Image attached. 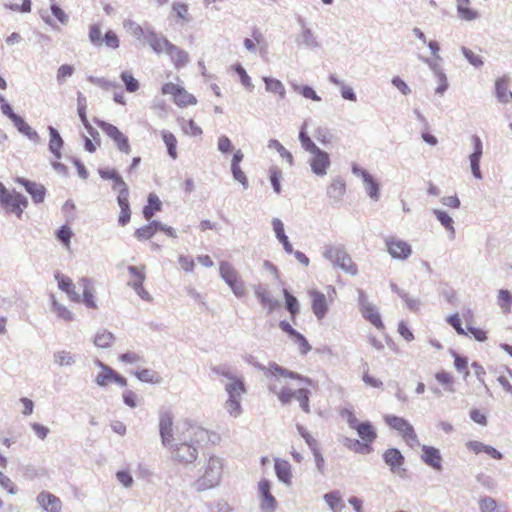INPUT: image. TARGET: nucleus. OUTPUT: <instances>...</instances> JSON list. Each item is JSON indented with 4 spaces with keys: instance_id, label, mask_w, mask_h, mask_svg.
Masks as SVG:
<instances>
[{
    "instance_id": "nucleus-40",
    "label": "nucleus",
    "mask_w": 512,
    "mask_h": 512,
    "mask_svg": "<svg viewBox=\"0 0 512 512\" xmlns=\"http://www.w3.org/2000/svg\"><path fill=\"white\" fill-rule=\"evenodd\" d=\"M172 11L175 15L177 22L188 23L192 17L189 12V6L184 2H174L172 4Z\"/></svg>"
},
{
    "instance_id": "nucleus-44",
    "label": "nucleus",
    "mask_w": 512,
    "mask_h": 512,
    "mask_svg": "<svg viewBox=\"0 0 512 512\" xmlns=\"http://www.w3.org/2000/svg\"><path fill=\"white\" fill-rule=\"evenodd\" d=\"M324 500L334 512H340L345 506L339 492L337 491L326 493L324 495Z\"/></svg>"
},
{
    "instance_id": "nucleus-63",
    "label": "nucleus",
    "mask_w": 512,
    "mask_h": 512,
    "mask_svg": "<svg viewBox=\"0 0 512 512\" xmlns=\"http://www.w3.org/2000/svg\"><path fill=\"white\" fill-rule=\"evenodd\" d=\"M234 69L236 73L239 75L242 85L248 90H252L254 86L252 84L251 78L249 77L245 69L239 64L236 65Z\"/></svg>"
},
{
    "instance_id": "nucleus-11",
    "label": "nucleus",
    "mask_w": 512,
    "mask_h": 512,
    "mask_svg": "<svg viewBox=\"0 0 512 512\" xmlns=\"http://www.w3.org/2000/svg\"><path fill=\"white\" fill-rule=\"evenodd\" d=\"M88 38L91 44L95 47H101L105 45L111 49H117L120 46V40L116 32L108 30L104 37H102V31L99 24H91L88 30Z\"/></svg>"
},
{
    "instance_id": "nucleus-38",
    "label": "nucleus",
    "mask_w": 512,
    "mask_h": 512,
    "mask_svg": "<svg viewBox=\"0 0 512 512\" xmlns=\"http://www.w3.org/2000/svg\"><path fill=\"white\" fill-rule=\"evenodd\" d=\"M272 225H273V229H274V232H275L278 240L282 243V245L284 247V250L287 253H292L293 247H292L291 243L289 242L288 237L285 234L284 225L281 222V220L273 219Z\"/></svg>"
},
{
    "instance_id": "nucleus-21",
    "label": "nucleus",
    "mask_w": 512,
    "mask_h": 512,
    "mask_svg": "<svg viewBox=\"0 0 512 512\" xmlns=\"http://www.w3.org/2000/svg\"><path fill=\"white\" fill-rule=\"evenodd\" d=\"M310 166L312 171L318 176H324L330 166V158L328 153L318 149L311 153Z\"/></svg>"
},
{
    "instance_id": "nucleus-15",
    "label": "nucleus",
    "mask_w": 512,
    "mask_h": 512,
    "mask_svg": "<svg viewBox=\"0 0 512 512\" xmlns=\"http://www.w3.org/2000/svg\"><path fill=\"white\" fill-rule=\"evenodd\" d=\"M99 367L101 368V371L98 373L95 379V382L99 386H107L111 382H115L122 387L127 386V379L118 374L112 368L101 362H99Z\"/></svg>"
},
{
    "instance_id": "nucleus-6",
    "label": "nucleus",
    "mask_w": 512,
    "mask_h": 512,
    "mask_svg": "<svg viewBox=\"0 0 512 512\" xmlns=\"http://www.w3.org/2000/svg\"><path fill=\"white\" fill-rule=\"evenodd\" d=\"M384 422L391 429L397 431L398 434L401 436L402 440L410 448H414L420 445L414 427L405 418L389 414L384 416Z\"/></svg>"
},
{
    "instance_id": "nucleus-59",
    "label": "nucleus",
    "mask_w": 512,
    "mask_h": 512,
    "mask_svg": "<svg viewBox=\"0 0 512 512\" xmlns=\"http://www.w3.org/2000/svg\"><path fill=\"white\" fill-rule=\"evenodd\" d=\"M299 139L301 141V144L303 146V148L312 153L316 150H318L319 148L315 145V143L311 140V138L308 136V134L306 133L305 129L302 128L300 133H299Z\"/></svg>"
},
{
    "instance_id": "nucleus-8",
    "label": "nucleus",
    "mask_w": 512,
    "mask_h": 512,
    "mask_svg": "<svg viewBox=\"0 0 512 512\" xmlns=\"http://www.w3.org/2000/svg\"><path fill=\"white\" fill-rule=\"evenodd\" d=\"M97 126L103 133L114 143L117 150L125 155L132 152V146L129 137L122 132L117 126L103 120L96 121Z\"/></svg>"
},
{
    "instance_id": "nucleus-23",
    "label": "nucleus",
    "mask_w": 512,
    "mask_h": 512,
    "mask_svg": "<svg viewBox=\"0 0 512 512\" xmlns=\"http://www.w3.org/2000/svg\"><path fill=\"white\" fill-rule=\"evenodd\" d=\"M360 312L363 318L370 322L377 330H385V325L382 321L381 315L374 305L370 303H364L360 307Z\"/></svg>"
},
{
    "instance_id": "nucleus-7",
    "label": "nucleus",
    "mask_w": 512,
    "mask_h": 512,
    "mask_svg": "<svg viewBox=\"0 0 512 512\" xmlns=\"http://www.w3.org/2000/svg\"><path fill=\"white\" fill-rule=\"evenodd\" d=\"M361 441L355 440L350 448L356 453L369 454L373 451L372 444L377 439V431L369 421H363L354 429Z\"/></svg>"
},
{
    "instance_id": "nucleus-25",
    "label": "nucleus",
    "mask_w": 512,
    "mask_h": 512,
    "mask_svg": "<svg viewBox=\"0 0 512 512\" xmlns=\"http://www.w3.org/2000/svg\"><path fill=\"white\" fill-rule=\"evenodd\" d=\"M117 202L120 207L118 223L125 226L130 222L131 210L129 204V188L118 192Z\"/></svg>"
},
{
    "instance_id": "nucleus-17",
    "label": "nucleus",
    "mask_w": 512,
    "mask_h": 512,
    "mask_svg": "<svg viewBox=\"0 0 512 512\" xmlns=\"http://www.w3.org/2000/svg\"><path fill=\"white\" fill-rule=\"evenodd\" d=\"M386 247L388 253L395 259L405 260L412 254L410 244L394 237L386 240Z\"/></svg>"
},
{
    "instance_id": "nucleus-62",
    "label": "nucleus",
    "mask_w": 512,
    "mask_h": 512,
    "mask_svg": "<svg viewBox=\"0 0 512 512\" xmlns=\"http://www.w3.org/2000/svg\"><path fill=\"white\" fill-rule=\"evenodd\" d=\"M328 193L334 198L341 197L345 193V183L340 180L332 182L328 189Z\"/></svg>"
},
{
    "instance_id": "nucleus-48",
    "label": "nucleus",
    "mask_w": 512,
    "mask_h": 512,
    "mask_svg": "<svg viewBox=\"0 0 512 512\" xmlns=\"http://www.w3.org/2000/svg\"><path fill=\"white\" fill-rule=\"evenodd\" d=\"M498 305L503 313L508 314L512 309V294L505 289H500L498 292Z\"/></svg>"
},
{
    "instance_id": "nucleus-60",
    "label": "nucleus",
    "mask_w": 512,
    "mask_h": 512,
    "mask_svg": "<svg viewBox=\"0 0 512 512\" xmlns=\"http://www.w3.org/2000/svg\"><path fill=\"white\" fill-rule=\"evenodd\" d=\"M362 380L366 385H368L370 387H373V388H382L383 387V382L378 377L370 374L368 368L366 370H364Z\"/></svg>"
},
{
    "instance_id": "nucleus-33",
    "label": "nucleus",
    "mask_w": 512,
    "mask_h": 512,
    "mask_svg": "<svg viewBox=\"0 0 512 512\" xmlns=\"http://www.w3.org/2000/svg\"><path fill=\"white\" fill-rule=\"evenodd\" d=\"M162 202L155 193L148 195L147 204L143 208V216L146 220H151L156 212L161 211Z\"/></svg>"
},
{
    "instance_id": "nucleus-19",
    "label": "nucleus",
    "mask_w": 512,
    "mask_h": 512,
    "mask_svg": "<svg viewBox=\"0 0 512 512\" xmlns=\"http://www.w3.org/2000/svg\"><path fill=\"white\" fill-rule=\"evenodd\" d=\"M165 54L169 57L174 68L177 70L186 67L190 62L189 53L172 42Z\"/></svg>"
},
{
    "instance_id": "nucleus-29",
    "label": "nucleus",
    "mask_w": 512,
    "mask_h": 512,
    "mask_svg": "<svg viewBox=\"0 0 512 512\" xmlns=\"http://www.w3.org/2000/svg\"><path fill=\"white\" fill-rule=\"evenodd\" d=\"M98 173L102 179L113 181L114 190L119 192L124 189H128V185L115 169H99Z\"/></svg>"
},
{
    "instance_id": "nucleus-2",
    "label": "nucleus",
    "mask_w": 512,
    "mask_h": 512,
    "mask_svg": "<svg viewBox=\"0 0 512 512\" xmlns=\"http://www.w3.org/2000/svg\"><path fill=\"white\" fill-rule=\"evenodd\" d=\"M262 371L267 378L269 390L277 396L282 404H288L296 399L305 413L310 412L309 391L306 388H299L293 391L288 386L290 380L299 381L311 386L313 381L310 378L288 370L275 362L262 367Z\"/></svg>"
},
{
    "instance_id": "nucleus-47",
    "label": "nucleus",
    "mask_w": 512,
    "mask_h": 512,
    "mask_svg": "<svg viewBox=\"0 0 512 512\" xmlns=\"http://www.w3.org/2000/svg\"><path fill=\"white\" fill-rule=\"evenodd\" d=\"M361 175H362L367 193L372 198L377 199L379 196V186H378L377 182L373 179V177L367 171H362Z\"/></svg>"
},
{
    "instance_id": "nucleus-56",
    "label": "nucleus",
    "mask_w": 512,
    "mask_h": 512,
    "mask_svg": "<svg viewBox=\"0 0 512 512\" xmlns=\"http://www.w3.org/2000/svg\"><path fill=\"white\" fill-rule=\"evenodd\" d=\"M270 181L274 191L279 194L281 192L280 180L282 178V172L277 166H272L269 169Z\"/></svg>"
},
{
    "instance_id": "nucleus-58",
    "label": "nucleus",
    "mask_w": 512,
    "mask_h": 512,
    "mask_svg": "<svg viewBox=\"0 0 512 512\" xmlns=\"http://www.w3.org/2000/svg\"><path fill=\"white\" fill-rule=\"evenodd\" d=\"M77 111H78V115L80 117L82 124H86L87 122H89V120L87 118V114H86V111H87L86 98L81 93H79L78 97H77Z\"/></svg>"
},
{
    "instance_id": "nucleus-13",
    "label": "nucleus",
    "mask_w": 512,
    "mask_h": 512,
    "mask_svg": "<svg viewBox=\"0 0 512 512\" xmlns=\"http://www.w3.org/2000/svg\"><path fill=\"white\" fill-rule=\"evenodd\" d=\"M128 273H129L128 285L131 286L135 290V292L141 299H143L145 301H151L152 300L151 295L143 287V283L146 278L145 265L129 266Z\"/></svg>"
},
{
    "instance_id": "nucleus-61",
    "label": "nucleus",
    "mask_w": 512,
    "mask_h": 512,
    "mask_svg": "<svg viewBox=\"0 0 512 512\" xmlns=\"http://www.w3.org/2000/svg\"><path fill=\"white\" fill-rule=\"evenodd\" d=\"M57 238L58 240H60L63 245L69 249L70 248V239L73 235L71 229L68 227V226H62L58 231H57Z\"/></svg>"
},
{
    "instance_id": "nucleus-50",
    "label": "nucleus",
    "mask_w": 512,
    "mask_h": 512,
    "mask_svg": "<svg viewBox=\"0 0 512 512\" xmlns=\"http://www.w3.org/2000/svg\"><path fill=\"white\" fill-rule=\"evenodd\" d=\"M285 301H286V308L289 311L292 320H295L296 315L299 312V303L296 297H294L292 294L289 293L288 290L284 289L283 291Z\"/></svg>"
},
{
    "instance_id": "nucleus-14",
    "label": "nucleus",
    "mask_w": 512,
    "mask_h": 512,
    "mask_svg": "<svg viewBox=\"0 0 512 512\" xmlns=\"http://www.w3.org/2000/svg\"><path fill=\"white\" fill-rule=\"evenodd\" d=\"M383 461L389 467L392 474L404 478L407 474L405 465V457L397 448H388L383 452Z\"/></svg>"
},
{
    "instance_id": "nucleus-22",
    "label": "nucleus",
    "mask_w": 512,
    "mask_h": 512,
    "mask_svg": "<svg viewBox=\"0 0 512 512\" xmlns=\"http://www.w3.org/2000/svg\"><path fill=\"white\" fill-rule=\"evenodd\" d=\"M16 182L25 188V190L31 195L34 203L39 204L44 201L46 189L42 184L29 181L22 177H18Z\"/></svg>"
},
{
    "instance_id": "nucleus-55",
    "label": "nucleus",
    "mask_w": 512,
    "mask_h": 512,
    "mask_svg": "<svg viewBox=\"0 0 512 512\" xmlns=\"http://www.w3.org/2000/svg\"><path fill=\"white\" fill-rule=\"evenodd\" d=\"M263 42V35L259 30H253L252 38H246L244 40V46L248 51L254 52L256 46Z\"/></svg>"
},
{
    "instance_id": "nucleus-5",
    "label": "nucleus",
    "mask_w": 512,
    "mask_h": 512,
    "mask_svg": "<svg viewBox=\"0 0 512 512\" xmlns=\"http://www.w3.org/2000/svg\"><path fill=\"white\" fill-rule=\"evenodd\" d=\"M0 205L7 213L15 214L18 219H21L24 210L28 207V199L16 190H8L0 182Z\"/></svg>"
},
{
    "instance_id": "nucleus-28",
    "label": "nucleus",
    "mask_w": 512,
    "mask_h": 512,
    "mask_svg": "<svg viewBox=\"0 0 512 512\" xmlns=\"http://www.w3.org/2000/svg\"><path fill=\"white\" fill-rule=\"evenodd\" d=\"M310 296L312 298L313 313L318 319H322L328 311L326 296L323 293L317 291H312Z\"/></svg>"
},
{
    "instance_id": "nucleus-35",
    "label": "nucleus",
    "mask_w": 512,
    "mask_h": 512,
    "mask_svg": "<svg viewBox=\"0 0 512 512\" xmlns=\"http://www.w3.org/2000/svg\"><path fill=\"white\" fill-rule=\"evenodd\" d=\"M435 379L443 387L444 392H455V378L450 372L445 370L438 371L435 373Z\"/></svg>"
},
{
    "instance_id": "nucleus-37",
    "label": "nucleus",
    "mask_w": 512,
    "mask_h": 512,
    "mask_svg": "<svg viewBox=\"0 0 512 512\" xmlns=\"http://www.w3.org/2000/svg\"><path fill=\"white\" fill-rule=\"evenodd\" d=\"M263 81L268 92L277 95L280 99L285 98L286 90L283 83L280 80L272 77H264Z\"/></svg>"
},
{
    "instance_id": "nucleus-43",
    "label": "nucleus",
    "mask_w": 512,
    "mask_h": 512,
    "mask_svg": "<svg viewBox=\"0 0 512 512\" xmlns=\"http://www.w3.org/2000/svg\"><path fill=\"white\" fill-rule=\"evenodd\" d=\"M134 375L142 382L157 384L160 383V375L152 369L144 368L134 372Z\"/></svg>"
},
{
    "instance_id": "nucleus-42",
    "label": "nucleus",
    "mask_w": 512,
    "mask_h": 512,
    "mask_svg": "<svg viewBox=\"0 0 512 512\" xmlns=\"http://www.w3.org/2000/svg\"><path fill=\"white\" fill-rule=\"evenodd\" d=\"M161 136H162V139L167 147V151H168V154L169 156L175 160L177 159L178 157V153H177V139L175 137V135L170 132V131H167V130H163L161 132Z\"/></svg>"
},
{
    "instance_id": "nucleus-32",
    "label": "nucleus",
    "mask_w": 512,
    "mask_h": 512,
    "mask_svg": "<svg viewBox=\"0 0 512 512\" xmlns=\"http://www.w3.org/2000/svg\"><path fill=\"white\" fill-rule=\"evenodd\" d=\"M509 87V78L501 77L496 80L495 83V91L498 100L502 103H508L512 101V92L508 90Z\"/></svg>"
},
{
    "instance_id": "nucleus-30",
    "label": "nucleus",
    "mask_w": 512,
    "mask_h": 512,
    "mask_svg": "<svg viewBox=\"0 0 512 512\" xmlns=\"http://www.w3.org/2000/svg\"><path fill=\"white\" fill-rule=\"evenodd\" d=\"M275 473L278 479L287 484H291L292 480V469L288 461L282 459H276L274 463Z\"/></svg>"
},
{
    "instance_id": "nucleus-31",
    "label": "nucleus",
    "mask_w": 512,
    "mask_h": 512,
    "mask_svg": "<svg viewBox=\"0 0 512 512\" xmlns=\"http://www.w3.org/2000/svg\"><path fill=\"white\" fill-rule=\"evenodd\" d=\"M161 227V223L158 221H152L134 231V236L138 241H146L151 239L157 232L158 228Z\"/></svg>"
},
{
    "instance_id": "nucleus-41",
    "label": "nucleus",
    "mask_w": 512,
    "mask_h": 512,
    "mask_svg": "<svg viewBox=\"0 0 512 512\" xmlns=\"http://www.w3.org/2000/svg\"><path fill=\"white\" fill-rule=\"evenodd\" d=\"M13 124L17 127L19 132L26 135L31 140L38 139V134L35 130H33L29 124L25 122V120L19 115H13V119L11 120Z\"/></svg>"
},
{
    "instance_id": "nucleus-3",
    "label": "nucleus",
    "mask_w": 512,
    "mask_h": 512,
    "mask_svg": "<svg viewBox=\"0 0 512 512\" xmlns=\"http://www.w3.org/2000/svg\"><path fill=\"white\" fill-rule=\"evenodd\" d=\"M54 277L58 283V288L67 294L70 301L76 303L83 302L88 308L95 309L97 307L94 300V287L89 279L81 278L78 281L83 290V295L81 296L75 291V284L70 277L61 272H56Z\"/></svg>"
},
{
    "instance_id": "nucleus-39",
    "label": "nucleus",
    "mask_w": 512,
    "mask_h": 512,
    "mask_svg": "<svg viewBox=\"0 0 512 512\" xmlns=\"http://www.w3.org/2000/svg\"><path fill=\"white\" fill-rule=\"evenodd\" d=\"M49 133H50V140H49V149L53 153V155L59 159L61 158V149L63 147V140L58 133V131L53 128L49 127Z\"/></svg>"
},
{
    "instance_id": "nucleus-34",
    "label": "nucleus",
    "mask_w": 512,
    "mask_h": 512,
    "mask_svg": "<svg viewBox=\"0 0 512 512\" xmlns=\"http://www.w3.org/2000/svg\"><path fill=\"white\" fill-rule=\"evenodd\" d=\"M457 12L461 19L473 21L478 18V12L470 7V0H456Z\"/></svg>"
},
{
    "instance_id": "nucleus-9",
    "label": "nucleus",
    "mask_w": 512,
    "mask_h": 512,
    "mask_svg": "<svg viewBox=\"0 0 512 512\" xmlns=\"http://www.w3.org/2000/svg\"><path fill=\"white\" fill-rule=\"evenodd\" d=\"M326 259L331 261L335 266L341 268L350 275H356L358 272L357 265L353 262L350 255L342 248L337 246H327L323 252Z\"/></svg>"
},
{
    "instance_id": "nucleus-4",
    "label": "nucleus",
    "mask_w": 512,
    "mask_h": 512,
    "mask_svg": "<svg viewBox=\"0 0 512 512\" xmlns=\"http://www.w3.org/2000/svg\"><path fill=\"white\" fill-rule=\"evenodd\" d=\"M224 474V460L217 455H210L202 466V473L195 481L198 490H207L218 486Z\"/></svg>"
},
{
    "instance_id": "nucleus-36",
    "label": "nucleus",
    "mask_w": 512,
    "mask_h": 512,
    "mask_svg": "<svg viewBox=\"0 0 512 512\" xmlns=\"http://www.w3.org/2000/svg\"><path fill=\"white\" fill-rule=\"evenodd\" d=\"M225 390L229 397L240 398L246 392L244 380L238 376L233 378L226 384Z\"/></svg>"
},
{
    "instance_id": "nucleus-16",
    "label": "nucleus",
    "mask_w": 512,
    "mask_h": 512,
    "mask_svg": "<svg viewBox=\"0 0 512 512\" xmlns=\"http://www.w3.org/2000/svg\"><path fill=\"white\" fill-rule=\"evenodd\" d=\"M462 320L465 322L467 328L472 326L474 323V312L467 308L462 310L461 314L454 313L446 319L447 323L455 329L457 334L467 335V332L462 327Z\"/></svg>"
},
{
    "instance_id": "nucleus-57",
    "label": "nucleus",
    "mask_w": 512,
    "mask_h": 512,
    "mask_svg": "<svg viewBox=\"0 0 512 512\" xmlns=\"http://www.w3.org/2000/svg\"><path fill=\"white\" fill-rule=\"evenodd\" d=\"M226 409L229 414L233 417H237L241 414L240 398L228 397L226 401Z\"/></svg>"
},
{
    "instance_id": "nucleus-1",
    "label": "nucleus",
    "mask_w": 512,
    "mask_h": 512,
    "mask_svg": "<svg viewBox=\"0 0 512 512\" xmlns=\"http://www.w3.org/2000/svg\"><path fill=\"white\" fill-rule=\"evenodd\" d=\"M159 434L162 445L168 449L171 460L180 465L194 463L199 456V449L211 443L219 444L221 437L197 423L185 419L176 425L170 411L159 414Z\"/></svg>"
},
{
    "instance_id": "nucleus-54",
    "label": "nucleus",
    "mask_w": 512,
    "mask_h": 512,
    "mask_svg": "<svg viewBox=\"0 0 512 512\" xmlns=\"http://www.w3.org/2000/svg\"><path fill=\"white\" fill-rule=\"evenodd\" d=\"M480 512H495L497 510V501L490 497H481L478 501Z\"/></svg>"
},
{
    "instance_id": "nucleus-20",
    "label": "nucleus",
    "mask_w": 512,
    "mask_h": 512,
    "mask_svg": "<svg viewBox=\"0 0 512 512\" xmlns=\"http://www.w3.org/2000/svg\"><path fill=\"white\" fill-rule=\"evenodd\" d=\"M421 450H422V454H421L422 462L436 471H441L442 470V456H441L439 449H437L433 446L423 445Z\"/></svg>"
},
{
    "instance_id": "nucleus-46",
    "label": "nucleus",
    "mask_w": 512,
    "mask_h": 512,
    "mask_svg": "<svg viewBox=\"0 0 512 512\" xmlns=\"http://www.w3.org/2000/svg\"><path fill=\"white\" fill-rule=\"evenodd\" d=\"M51 301H52V310L57 315L58 318H60L64 321H72L73 320V315H72L71 311L64 305L58 303V301L56 300L54 295L51 296Z\"/></svg>"
},
{
    "instance_id": "nucleus-51",
    "label": "nucleus",
    "mask_w": 512,
    "mask_h": 512,
    "mask_svg": "<svg viewBox=\"0 0 512 512\" xmlns=\"http://www.w3.org/2000/svg\"><path fill=\"white\" fill-rule=\"evenodd\" d=\"M434 215L439 220V222L445 227L446 230L451 232L452 235L455 234L454 229V221L453 219L446 213L445 211L435 209L433 210Z\"/></svg>"
},
{
    "instance_id": "nucleus-53",
    "label": "nucleus",
    "mask_w": 512,
    "mask_h": 512,
    "mask_svg": "<svg viewBox=\"0 0 512 512\" xmlns=\"http://www.w3.org/2000/svg\"><path fill=\"white\" fill-rule=\"evenodd\" d=\"M293 89L295 92L301 94L304 98L310 99L313 101H320L321 98L317 95L314 89L307 85H293Z\"/></svg>"
},
{
    "instance_id": "nucleus-49",
    "label": "nucleus",
    "mask_w": 512,
    "mask_h": 512,
    "mask_svg": "<svg viewBox=\"0 0 512 512\" xmlns=\"http://www.w3.org/2000/svg\"><path fill=\"white\" fill-rule=\"evenodd\" d=\"M114 341V336L111 332L103 330L98 332L94 338V344L100 348H108Z\"/></svg>"
},
{
    "instance_id": "nucleus-26",
    "label": "nucleus",
    "mask_w": 512,
    "mask_h": 512,
    "mask_svg": "<svg viewBox=\"0 0 512 512\" xmlns=\"http://www.w3.org/2000/svg\"><path fill=\"white\" fill-rule=\"evenodd\" d=\"M254 293L261 306L266 309L268 313H272L278 307V302L272 297L267 287L257 285L254 288Z\"/></svg>"
},
{
    "instance_id": "nucleus-27",
    "label": "nucleus",
    "mask_w": 512,
    "mask_h": 512,
    "mask_svg": "<svg viewBox=\"0 0 512 512\" xmlns=\"http://www.w3.org/2000/svg\"><path fill=\"white\" fill-rule=\"evenodd\" d=\"M147 44L152 48V50L157 53H166L171 42L164 36L159 35L155 32H149L145 36Z\"/></svg>"
},
{
    "instance_id": "nucleus-18",
    "label": "nucleus",
    "mask_w": 512,
    "mask_h": 512,
    "mask_svg": "<svg viewBox=\"0 0 512 512\" xmlns=\"http://www.w3.org/2000/svg\"><path fill=\"white\" fill-rule=\"evenodd\" d=\"M258 490L261 496V509L265 512H273L277 506V502L271 493L270 481L262 479L258 484Z\"/></svg>"
},
{
    "instance_id": "nucleus-52",
    "label": "nucleus",
    "mask_w": 512,
    "mask_h": 512,
    "mask_svg": "<svg viewBox=\"0 0 512 512\" xmlns=\"http://www.w3.org/2000/svg\"><path fill=\"white\" fill-rule=\"evenodd\" d=\"M75 72V68L70 64H62L56 72L58 84H63L67 78L71 77Z\"/></svg>"
},
{
    "instance_id": "nucleus-10",
    "label": "nucleus",
    "mask_w": 512,
    "mask_h": 512,
    "mask_svg": "<svg viewBox=\"0 0 512 512\" xmlns=\"http://www.w3.org/2000/svg\"><path fill=\"white\" fill-rule=\"evenodd\" d=\"M161 93L163 95H170L173 103L180 108L197 104V99L193 94L189 93L183 86L173 82L164 83L161 87Z\"/></svg>"
},
{
    "instance_id": "nucleus-24",
    "label": "nucleus",
    "mask_w": 512,
    "mask_h": 512,
    "mask_svg": "<svg viewBox=\"0 0 512 512\" xmlns=\"http://www.w3.org/2000/svg\"><path fill=\"white\" fill-rule=\"evenodd\" d=\"M37 502L46 512H61L62 510L61 500L54 494L47 491L39 493L37 496Z\"/></svg>"
},
{
    "instance_id": "nucleus-64",
    "label": "nucleus",
    "mask_w": 512,
    "mask_h": 512,
    "mask_svg": "<svg viewBox=\"0 0 512 512\" xmlns=\"http://www.w3.org/2000/svg\"><path fill=\"white\" fill-rule=\"evenodd\" d=\"M185 134L193 137L200 136L202 134V129L200 126L192 119L187 121L186 125L182 127Z\"/></svg>"
},
{
    "instance_id": "nucleus-45",
    "label": "nucleus",
    "mask_w": 512,
    "mask_h": 512,
    "mask_svg": "<svg viewBox=\"0 0 512 512\" xmlns=\"http://www.w3.org/2000/svg\"><path fill=\"white\" fill-rule=\"evenodd\" d=\"M120 78L124 83L125 89L129 93H135L140 88L139 81L133 76L130 71H123L120 74Z\"/></svg>"
},
{
    "instance_id": "nucleus-12",
    "label": "nucleus",
    "mask_w": 512,
    "mask_h": 512,
    "mask_svg": "<svg viewBox=\"0 0 512 512\" xmlns=\"http://www.w3.org/2000/svg\"><path fill=\"white\" fill-rule=\"evenodd\" d=\"M220 275L224 281L232 289L236 297L242 298L246 295V287L244 281L238 276L235 268L228 262L220 263Z\"/></svg>"
}]
</instances>
